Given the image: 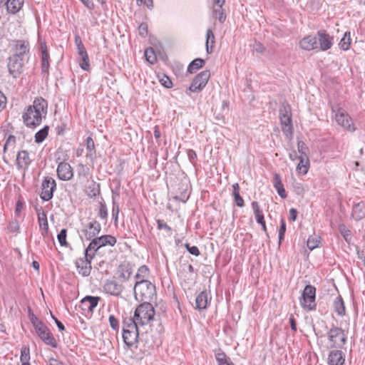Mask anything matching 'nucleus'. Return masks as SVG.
Segmentation results:
<instances>
[{"label":"nucleus","mask_w":365,"mask_h":365,"mask_svg":"<svg viewBox=\"0 0 365 365\" xmlns=\"http://www.w3.org/2000/svg\"><path fill=\"white\" fill-rule=\"evenodd\" d=\"M8 229L11 232H16L19 230V224L17 220H13L9 222Z\"/></svg>","instance_id":"63"},{"label":"nucleus","mask_w":365,"mask_h":365,"mask_svg":"<svg viewBox=\"0 0 365 365\" xmlns=\"http://www.w3.org/2000/svg\"><path fill=\"white\" fill-rule=\"evenodd\" d=\"M124 343L128 347L134 346L138 341L139 332L138 331H123Z\"/></svg>","instance_id":"22"},{"label":"nucleus","mask_w":365,"mask_h":365,"mask_svg":"<svg viewBox=\"0 0 365 365\" xmlns=\"http://www.w3.org/2000/svg\"><path fill=\"white\" fill-rule=\"evenodd\" d=\"M21 361L22 364L24 363H29V361L30 360V349L28 346H24L22 347L21 350V357H20Z\"/></svg>","instance_id":"47"},{"label":"nucleus","mask_w":365,"mask_h":365,"mask_svg":"<svg viewBox=\"0 0 365 365\" xmlns=\"http://www.w3.org/2000/svg\"><path fill=\"white\" fill-rule=\"evenodd\" d=\"M16 143V138L14 135H9L4 145V153L9 149H14Z\"/></svg>","instance_id":"44"},{"label":"nucleus","mask_w":365,"mask_h":365,"mask_svg":"<svg viewBox=\"0 0 365 365\" xmlns=\"http://www.w3.org/2000/svg\"><path fill=\"white\" fill-rule=\"evenodd\" d=\"M350 44H351L350 34H349V33L346 32L344 37L340 41L339 46L342 50L346 51L349 48Z\"/></svg>","instance_id":"45"},{"label":"nucleus","mask_w":365,"mask_h":365,"mask_svg":"<svg viewBox=\"0 0 365 365\" xmlns=\"http://www.w3.org/2000/svg\"><path fill=\"white\" fill-rule=\"evenodd\" d=\"M251 205H252V207L257 222L259 223V225H261L263 231L265 233H267V227H266V223H265L263 212L261 210V208L259 205V203L257 201H253Z\"/></svg>","instance_id":"21"},{"label":"nucleus","mask_w":365,"mask_h":365,"mask_svg":"<svg viewBox=\"0 0 365 365\" xmlns=\"http://www.w3.org/2000/svg\"><path fill=\"white\" fill-rule=\"evenodd\" d=\"M75 265L79 274L83 277H88L90 275L92 267L88 259H83V258L81 257L78 258L76 260Z\"/></svg>","instance_id":"18"},{"label":"nucleus","mask_w":365,"mask_h":365,"mask_svg":"<svg viewBox=\"0 0 365 365\" xmlns=\"http://www.w3.org/2000/svg\"><path fill=\"white\" fill-rule=\"evenodd\" d=\"M41 60H49V53L45 43L41 44Z\"/></svg>","instance_id":"62"},{"label":"nucleus","mask_w":365,"mask_h":365,"mask_svg":"<svg viewBox=\"0 0 365 365\" xmlns=\"http://www.w3.org/2000/svg\"><path fill=\"white\" fill-rule=\"evenodd\" d=\"M29 154L26 150H20L16 155V166L18 169H23L26 168L31 163Z\"/></svg>","instance_id":"24"},{"label":"nucleus","mask_w":365,"mask_h":365,"mask_svg":"<svg viewBox=\"0 0 365 365\" xmlns=\"http://www.w3.org/2000/svg\"><path fill=\"white\" fill-rule=\"evenodd\" d=\"M210 77V73L209 71H203L198 73L192 80L191 85L189 87V90L191 92H199L200 91L207 83V81Z\"/></svg>","instance_id":"11"},{"label":"nucleus","mask_w":365,"mask_h":365,"mask_svg":"<svg viewBox=\"0 0 365 365\" xmlns=\"http://www.w3.org/2000/svg\"><path fill=\"white\" fill-rule=\"evenodd\" d=\"M205 64V61L202 58H197L194 59L187 67V72L192 73L196 70L202 68Z\"/></svg>","instance_id":"37"},{"label":"nucleus","mask_w":365,"mask_h":365,"mask_svg":"<svg viewBox=\"0 0 365 365\" xmlns=\"http://www.w3.org/2000/svg\"><path fill=\"white\" fill-rule=\"evenodd\" d=\"M215 35L211 29H208L206 31V51L208 54L212 53V48L215 46Z\"/></svg>","instance_id":"31"},{"label":"nucleus","mask_w":365,"mask_h":365,"mask_svg":"<svg viewBox=\"0 0 365 365\" xmlns=\"http://www.w3.org/2000/svg\"><path fill=\"white\" fill-rule=\"evenodd\" d=\"M185 247L189 253L192 255L197 257L200 254L198 247L196 246H190L189 244H186Z\"/></svg>","instance_id":"61"},{"label":"nucleus","mask_w":365,"mask_h":365,"mask_svg":"<svg viewBox=\"0 0 365 365\" xmlns=\"http://www.w3.org/2000/svg\"><path fill=\"white\" fill-rule=\"evenodd\" d=\"M334 309L336 314L344 317L346 314V308L341 296H337L334 301Z\"/></svg>","instance_id":"27"},{"label":"nucleus","mask_w":365,"mask_h":365,"mask_svg":"<svg viewBox=\"0 0 365 365\" xmlns=\"http://www.w3.org/2000/svg\"><path fill=\"white\" fill-rule=\"evenodd\" d=\"M341 349H336L329 352L328 364L329 365H343L345 361L344 354Z\"/></svg>","instance_id":"20"},{"label":"nucleus","mask_w":365,"mask_h":365,"mask_svg":"<svg viewBox=\"0 0 365 365\" xmlns=\"http://www.w3.org/2000/svg\"><path fill=\"white\" fill-rule=\"evenodd\" d=\"M99 211L98 213V217L102 220H106L108 217V210L106 203L102 201L99 203Z\"/></svg>","instance_id":"51"},{"label":"nucleus","mask_w":365,"mask_h":365,"mask_svg":"<svg viewBox=\"0 0 365 365\" xmlns=\"http://www.w3.org/2000/svg\"><path fill=\"white\" fill-rule=\"evenodd\" d=\"M76 42L77 43V47H78V55L82 56L84 55V53H87L86 50L82 43L81 38L79 36H76Z\"/></svg>","instance_id":"58"},{"label":"nucleus","mask_w":365,"mask_h":365,"mask_svg":"<svg viewBox=\"0 0 365 365\" xmlns=\"http://www.w3.org/2000/svg\"><path fill=\"white\" fill-rule=\"evenodd\" d=\"M49 127L48 125H45L42 129L39 130L35 134V142L36 143H42L48 134Z\"/></svg>","instance_id":"38"},{"label":"nucleus","mask_w":365,"mask_h":365,"mask_svg":"<svg viewBox=\"0 0 365 365\" xmlns=\"http://www.w3.org/2000/svg\"><path fill=\"white\" fill-rule=\"evenodd\" d=\"M335 119L338 124L344 128L346 130L351 132L355 131L356 128L352 123L351 117L343 109L340 108L338 110L335 115Z\"/></svg>","instance_id":"12"},{"label":"nucleus","mask_w":365,"mask_h":365,"mask_svg":"<svg viewBox=\"0 0 365 365\" xmlns=\"http://www.w3.org/2000/svg\"><path fill=\"white\" fill-rule=\"evenodd\" d=\"M279 118L282 130L288 136L292 135V120L290 106L283 105L279 109Z\"/></svg>","instance_id":"6"},{"label":"nucleus","mask_w":365,"mask_h":365,"mask_svg":"<svg viewBox=\"0 0 365 365\" xmlns=\"http://www.w3.org/2000/svg\"><path fill=\"white\" fill-rule=\"evenodd\" d=\"M155 316V309L150 302H142L135 310L133 317L140 326L148 324Z\"/></svg>","instance_id":"4"},{"label":"nucleus","mask_w":365,"mask_h":365,"mask_svg":"<svg viewBox=\"0 0 365 365\" xmlns=\"http://www.w3.org/2000/svg\"><path fill=\"white\" fill-rule=\"evenodd\" d=\"M112 217L115 222L118 220V214L120 212L119 205L115 201L114 197H112Z\"/></svg>","instance_id":"50"},{"label":"nucleus","mask_w":365,"mask_h":365,"mask_svg":"<svg viewBox=\"0 0 365 365\" xmlns=\"http://www.w3.org/2000/svg\"><path fill=\"white\" fill-rule=\"evenodd\" d=\"M299 162L297 166V170L303 175L307 173L309 168V160L308 158H305L303 155L299 157Z\"/></svg>","instance_id":"32"},{"label":"nucleus","mask_w":365,"mask_h":365,"mask_svg":"<svg viewBox=\"0 0 365 365\" xmlns=\"http://www.w3.org/2000/svg\"><path fill=\"white\" fill-rule=\"evenodd\" d=\"M42 191L40 195L43 201L50 200L53 196V192L56 189V183L51 177L46 176L43 178L41 184Z\"/></svg>","instance_id":"9"},{"label":"nucleus","mask_w":365,"mask_h":365,"mask_svg":"<svg viewBox=\"0 0 365 365\" xmlns=\"http://www.w3.org/2000/svg\"><path fill=\"white\" fill-rule=\"evenodd\" d=\"M77 173L79 179L86 180L90 174V169L86 165L80 163L77 166Z\"/></svg>","instance_id":"39"},{"label":"nucleus","mask_w":365,"mask_h":365,"mask_svg":"<svg viewBox=\"0 0 365 365\" xmlns=\"http://www.w3.org/2000/svg\"><path fill=\"white\" fill-rule=\"evenodd\" d=\"M133 291L135 299L140 302H151L156 297L155 286L149 280L137 281Z\"/></svg>","instance_id":"2"},{"label":"nucleus","mask_w":365,"mask_h":365,"mask_svg":"<svg viewBox=\"0 0 365 365\" xmlns=\"http://www.w3.org/2000/svg\"><path fill=\"white\" fill-rule=\"evenodd\" d=\"M145 57L146 61L150 64H154L157 61L156 55L153 48L151 47L145 49Z\"/></svg>","instance_id":"42"},{"label":"nucleus","mask_w":365,"mask_h":365,"mask_svg":"<svg viewBox=\"0 0 365 365\" xmlns=\"http://www.w3.org/2000/svg\"><path fill=\"white\" fill-rule=\"evenodd\" d=\"M79 66L84 71H88L90 68L89 58L88 53L79 56Z\"/></svg>","instance_id":"46"},{"label":"nucleus","mask_w":365,"mask_h":365,"mask_svg":"<svg viewBox=\"0 0 365 365\" xmlns=\"http://www.w3.org/2000/svg\"><path fill=\"white\" fill-rule=\"evenodd\" d=\"M320 243L319 237H309L307 242V245L310 250H313L319 246Z\"/></svg>","instance_id":"48"},{"label":"nucleus","mask_w":365,"mask_h":365,"mask_svg":"<svg viewBox=\"0 0 365 365\" xmlns=\"http://www.w3.org/2000/svg\"><path fill=\"white\" fill-rule=\"evenodd\" d=\"M109 324L110 327L115 330L118 331L119 329V322L114 315H110L108 318Z\"/></svg>","instance_id":"56"},{"label":"nucleus","mask_w":365,"mask_h":365,"mask_svg":"<svg viewBox=\"0 0 365 365\" xmlns=\"http://www.w3.org/2000/svg\"><path fill=\"white\" fill-rule=\"evenodd\" d=\"M159 81L162 86L166 88H170L173 87V82L170 78L165 74L158 76Z\"/></svg>","instance_id":"49"},{"label":"nucleus","mask_w":365,"mask_h":365,"mask_svg":"<svg viewBox=\"0 0 365 365\" xmlns=\"http://www.w3.org/2000/svg\"><path fill=\"white\" fill-rule=\"evenodd\" d=\"M286 232V222L284 219L280 221V227L279 229V245H281L282 242L284 239V233Z\"/></svg>","instance_id":"53"},{"label":"nucleus","mask_w":365,"mask_h":365,"mask_svg":"<svg viewBox=\"0 0 365 365\" xmlns=\"http://www.w3.org/2000/svg\"><path fill=\"white\" fill-rule=\"evenodd\" d=\"M56 172L58 178L61 180H70L73 176V168L68 163L58 164Z\"/></svg>","instance_id":"16"},{"label":"nucleus","mask_w":365,"mask_h":365,"mask_svg":"<svg viewBox=\"0 0 365 365\" xmlns=\"http://www.w3.org/2000/svg\"><path fill=\"white\" fill-rule=\"evenodd\" d=\"M215 359L218 363V365L225 364V362H226L227 361L230 359L229 357L227 356L225 353L221 349H218L217 350H215Z\"/></svg>","instance_id":"43"},{"label":"nucleus","mask_w":365,"mask_h":365,"mask_svg":"<svg viewBox=\"0 0 365 365\" xmlns=\"http://www.w3.org/2000/svg\"><path fill=\"white\" fill-rule=\"evenodd\" d=\"M214 16L219 20L220 22L223 23L225 21L226 16L224 14L222 7H219L213 10Z\"/></svg>","instance_id":"54"},{"label":"nucleus","mask_w":365,"mask_h":365,"mask_svg":"<svg viewBox=\"0 0 365 365\" xmlns=\"http://www.w3.org/2000/svg\"><path fill=\"white\" fill-rule=\"evenodd\" d=\"M54 156L56 162L58 163V165L61 163H67L66 160L68 159V155L62 149H58L55 153Z\"/></svg>","instance_id":"40"},{"label":"nucleus","mask_w":365,"mask_h":365,"mask_svg":"<svg viewBox=\"0 0 365 365\" xmlns=\"http://www.w3.org/2000/svg\"><path fill=\"white\" fill-rule=\"evenodd\" d=\"M4 5L8 13L15 14L22 8L24 0H6Z\"/></svg>","instance_id":"25"},{"label":"nucleus","mask_w":365,"mask_h":365,"mask_svg":"<svg viewBox=\"0 0 365 365\" xmlns=\"http://www.w3.org/2000/svg\"><path fill=\"white\" fill-rule=\"evenodd\" d=\"M103 290L108 294L118 297L123 290V286L114 279H108L103 285Z\"/></svg>","instance_id":"15"},{"label":"nucleus","mask_w":365,"mask_h":365,"mask_svg":"<svg viewBox=\"0 0 365 365\" xmlns=\"http://www.w3.org/2000/svg\"><path fill=\"white\" fill-rule=\"evenodd\" d=\"M67 236V230L62 229L60 232L57 235V239L58 240L59 244L61 246H68V242L66 241Z\"/></svg>","instance_id":"52"},{"label":"nucleus","mask_w":365,"mask_h":365,"mask_svg":"<svg viewBox=\"0 0 365 365\" xmlns=\"http://www.w3.org/2000/svg\"><path fill=\"white\" fill-rule=\"evenodd\" d=\"M36 211L38 215V221L40 227L47 232L48 230V223L46 214L43 210V208L41 207H36Z\"/></svg>","instance_id":"30"},{"label":"nucleus","mask_w":365,"mask_h":365,"mask_svg":"<svg viewBox=\"0 0 365 365\" xmlns=\"http://www.w3.org/2000/svg\"><path fill=\"white\" fill-rule=\"evenodd\" d=\"M101 230V224L96 220H93L81 230V238H85L86 240H91L96 238Z\"/></svg>","instance_id":"10"},{"label":"nucleus","mask_w":365,"mask_h":365,"mask_svg":"<svg viewBox=\"0 0 365 365\" xmlns=\"http://www.w3.org/2000/svg\"><path fill=\"white\" fill-rule=\"evenodd\" d=\"M351 217L359 221L365 217V202L361 201L355 203L352 207Z\"/></svg>","instance_id":"23"},{"label":"nucleus","mask_w":365,"mask_h":365,"mask_svg":"<svg viewBox=\"0 0 365 365\" xmlns=\"http://www.w3.org/2000/svg\"><path fill=\"white\" fill-rule=\"evenodd\" d=\"M318 48L322 51L331 48L333 45V37L327 33L324 30H320L317 32Z\"/></svg>","instance_id":"14"},{"label":"nucleus","mask_w":365,"mask_h":365,"mask_svg":"<svg viewBox=\"0 0 365 365\" xmlns=\"http://www.w3.org/2000/svg\"><path fill=\"white\" fill-rule=\"evenodd\" d=\"M299 47L305 51H312L318 48L317 38L314 36L308 35L304 36L299 41Z\"/></svg>","instance_id":"19"},{"label":"nucleus","mask_w":365,"mask_h":365,"mask_svg":"<svg viewBox=\"0 0 365 365\" xmlns=\"http://www.w3.org/2000/svg\"><path fill=\"white\" fill-rule=\"evenodd\" d=\"M316 299V288L311 285H307L299 298L300 305L308 310H315L317 308Z\"/></svg>","instance_id":"5"},{"label":"nucleus","mask_w":365,"mask_h":365,"mask_svg":"<svg viewBox=\"0 0 365 365\" xmlns=\"http://www.w3.org/2000/svg\"><path fill=\"white\" fill-rule=\"evenodd\" d=\"M100 300V297L86 296L81 299L80 307L84 311L92 312Z\"/></svg>","instance_id":"17"},{"label":"nucleus","mask_w":365,"mask_h":365,"mask_svg":"<svg viewBox=\"0 0 365 365\" xmlns=\"http://www.w3.org/2000/svg\"><path fill=\"white\" fill-rule=\"evenodd\" d=\"M208 304V293L206 291L201 292L195 299V308L198 310L205 309Z\"/></svg>","instance_id":"26"},{"label":"nucleus","mask_w":365,"mask_h":365,"mask_svg":"<svg viewBox=\"0 0 365 365\" xmlns=\"http://www.w3.org/2000/svg\"><path fill=\"white\" fill-rule=\"evenodd\" d=\"M330 348L342 349L347 341V333L332 324L327 333Z\"/></svg>","instance_id":"3"},{"label":"nucleus","mask_w":365,"mask_h":365,"mask_svg":"<svg viewBox=\"0 0 365 365\" xmlns=\"http://www.w3.org/2000/svg\"><path fill=\"white\" fill-rule=\"evenodd\" d=\"M48 111V102L42 97L35 98L32 105L29 106L22 115L26 127L34 128L38 126Z\"/></svg>","instance_id":"1"},{"label":"nucleus","mask_w":365,"mask_h":365,"mask_svg":"<svg viewBox=\"0 0 365 365\" xmlns=\"http://www.w3.org/2000/svg\"><path fill=\"white\" fill-rule=\"evenodd\" d=\"M24 63L25 58L11 55L7 63L9 73L15 78H18L24 71Z\"/></svg>","instance_id":"7"},{"label":"nucleus","mask_w":365,"mask_h":365,"mask_svg":"<svg viewBox=\"0 0 365 365\" xmlns=\"http://www.w3.org/2000/svg\"><path fill=\"white\" fill-rule=\"evenodd\" d=\"M86 149L88 151L86 154V157L89 158L91 161H93L96 156V148L94 141L90 136L86 138Z\"/></svg>","instance_id":"34"},{"label":"nucleus","mask_w":365,"mask_h":365,"mask_svg":"<svg viewBox=\"0 0 365 365\" xmlns=\"http://www.w3.org/2000/svg\"><path fill=\"white\" fill-rule=\"evenodd\" d=\"M297 148L301 155L304 156L305 158H308L307 155V152L308 151V148L306 144L303 141H299L297 143Z\"/></svg>","instance_id":"57"},{"label":"nucleus","mask_w":365,"mask_h":365,"mask_svg":"<svg viewBox=\"0 0 365 365\" xmlns=\"http://www.w3.org/2000/svg\"><path fill=\"white\" fill-rule=\"evenodd\" d=\"M36 332L42 341L47 345L51 346L53 348L57 346V342L49 329L45 325H42L36 329Z\"/></svg>","instance_id":"13"},{"label":"nucleus","mask_w":365,"mask_h":365,"mask_svg":"<svg viewBox=\"0 0 365 365\" xmlns=\"http://www.w3.org/2000/svg\"><path fill=\"white\" fill-rule=\"evenodd\" d=\"M91 240V242L89 243L88 246L86 248L87 252L92 251V252L96 253V252L101 248V247L98 245L96 237L93 238Z\"/></svg>","instance_id":"55"},{"label":"nucleus","mask_w":365,"mask_h":365,"mask_svg":"<svg viewBox=\"0 0 365 365\" xmlns=\"http://www.w3.org/2000/svg\"><path fill=\"white\" fill-rule=\"evenodd\" d=\"M149 268L146 265H142L138 268L135 278L138 279V281L147 280L146 279L149 277Z\"/></svg>","instance_id":"36"},{"label":"nucleus","mask_w":365,"mask_h":365,"mask_svg":"<svg viewBox=\"0 0 365 365\" xmlns=\"http://www.w3.org/2000/svg\"><path fill=\"white\" fill-rule=\"evenodd\" d=\"M98 245L101 247L107 245L114 246L116 244L117 240L115 237L110 235H105L101 237H96Z\"/></svg>","instance_id":"28"},{"label":"nucleus","mask_w":365,"mask_h":365,"mask_svg":"<svg viewBox=\"0 0 365 365\" xmlns=\"http://www.w3.org/2000/svg\"><path fill=\"white\" fill-rule=\"evenodd\" d=\"M119 277L123 279L125 281L128 280L131 274L132 269L129 264H124L119 266Z\"/></svg>","instance_id":"35"},{"label":"nucleus","mask_w":365,"mask_h":365,"mask_svg":"<svg viewBox=\"0 0 365 365\" xmlns=\"http://www.w3.org/2000/svg\"><path fill=\"white\" fill-rule=\"evenodd\" d=\"M273 185L275 189L283 187V184L281 180L279 174L275 173L273 178Z\"/></svg>","instance_id":"60"},{"label":"nucleus","mask_w":365,"mask_h":365,"mask_svg":"<svg viewBox=\"0 0 365 365\" xmlns=\"http://www.w3.org/2000/svg\"><path fill=\"white\" fill-rule=\"evenodd\" d=\"M235 203L237 207H242L245 205L244 200L240 193H232Z\"/></svg>","instance_id":"59"},{"label":"nucleus","mask_w":365,"mask_h":365,"mask_svg":"<svg viewBox=\"0 0 365 365\" xmlns=\"http://www.w3.org/2000/svg\"><path fill=\"white\" fill-rule=\"evenodd\" d=\"M123 324V331H138V327L140 325L134 317L125 319Z\"/></svg>","instance_id":"29"},{"label":"nucleus","mask_w":365,"mask_h":365,"mask_svg":"<svg viewBox=\"0 0 365 365\" xmlns=\"http://www.w3.org/2000/svg\"><path fill=\"white\" fill-rule=\"evenodd\" d=\"M138 32L140 36L143 37L146 36L148 34V25L145 23H142L138 26Z\"/></svg>","instance_id":"64"},{"label":"nucleus","mask_w":365,"mask_h":365,"mask_svg":"<svg viewBox=\"0 0 365 365\" xmlns=\"http://www.w3.org/2000/svg\"><path fill=\"white\" fill-rule=\"evenodd\" d=\"M30 44L26 40H14L11 44V56L26 58L29 53Z\"/></svg>","instance_id":"8"},{"label":"nucleus","mask_w":365,"mask_h":365,"mask_svg":"<svg viewBox=\"0 0 365 365\" xmlns=\"http://www.w3.org/2000/svg\"><path fill=\"white\" fill-rule=\"evenodd\" d=\"M339 231L346 242H350L351 239V231L346 227L344 224L339 225Z\"/></svg>","instance_id":"41"},{"label":"nucleus","mask_w":365,"mask_h":365,"mask_svg":"<svg viewBox=\"0 0 365 365\" xmlns=\"http://www.w3.org/2000/svg\"><path fill=\"white\" fill-rule=\"evenodd\" d=\"M101 193V185L92 180L88 186L87 195L90 198L96 197Z\"/></svg>","instance_id":"33"}]
</instances>
